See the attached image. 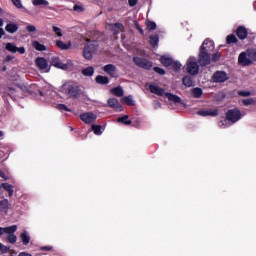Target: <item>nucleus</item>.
Here are the masks:
<instances>
[{"label":"nucleus","instance_id":"nucleus-21","mask_svg":"<svg viewBox=\"0 0 256 256\" xmlns=\"http://www.w3.org/2000/svg\"><path fill=\"white\" fill-rule=\"evenodd\" d=\"M5 31H7V33H17V31H19V25H17L16 23L10 22L5 26Z\"/></svg>","mask_w":256,"mask_h":256},{"label":"nucleus","instance_id":"nucleus-14","mask_svg":"<svg viewBox=\"0 0 256 256\" xmlns=\"http://www.w3.org/2000/svg\"><path fill=\"white\" fill-rule=\"evenodd\" d=\"M6 93L7 95H9V97H11V99H23V95H21V92L14 87H8L6 89Z\"/></svg>","mask_w":256,"mask_h":256},{"label":"nucleus","instance_id":"nucleus-40","mask_svg":"<svg viewBox=\"0 0 256 256\" xmlns=\"http://www.w3.org/2000/svg\"><path fill=\"white\" fill-rule=\"evenodd\" d=\"M123 103H125V105H128L129 107H133V105H135V102L133 101V98L131 96H125L124 98H122Z\"/></svg>","mask_w":256,"mask_h":256},{"label":"nucleus","instance_id":"nucleus-11","mask_svg":"<svg viewBox=\"0 0 256 256\" xmlns=\"http://www.w3.org/2000/svg\"><path fill=\"white\" fill-rule=\"evenodd\" d=\"M66 93L69 95V97H73L74 99H77L81 93V89H79V86L77 85H68L66 87Z\"/></svg>","mask_w":256,"mask_h":256},{"label":"nucleus","instance_id":"nucleus-29","mask_svg":"<svg viewBox=\"0 0 256 256\" xmlns=\"http://www.w3.org/2000/svg\"><path fill=\"white\" fill-rule=\"evenodd\" d=\"M17 231V225L9 226L6 228L0 227V235H4V233H15Z\"/></svg>","mask_w":256,"mask_h":256},{"label":"nucleus","instance_id":"nucleus-28","mask_svg":"<svg viewBox=\"0 0 256 256\" xmlns=\"http://www.w3.org/2000/svg\"><path fill=\"white\" fill-rule=\"evenodd\" d=\"M182 83L185 87H193L195 82L193 81V77L191 76H184L182 78Z\"/></svg>","mask_w":256,"mask_h":256},{"label":"nucleus","instance_id":"nucleus-32","mask_svg":"<svg viewBox=\"0 0 256 256\" xmlns=\"http://www.w3.org/2000/svg\"><path fill=\"white\" fill-rule=\"evenodd\" d=\"M56 46L59 48V49H62V51H67V49H71V43H65L61 40H57L56 41Z\"/></svg>","mask_w":256,"mask_h":256},{"label":"nucleus","instance_id":"nucleus-1","mask_svg":"<svg viewBox=\"0 0 256 256\" xmlns=\"http://www.w3.org/2000/svg\"><path fill=\"white\" fill-rule=\"evenodd\" d=\"M256 61V49L249 48L244 52H241L238 56V63L242 65V67H249L253 65Z\"/></svg>","mask_w":256,"mask_h":256},{"label":"nucleus","instance_id":"nucleus-59","mask_svg":"<svg viewBox=\"0 0 256 256\" xmlns=\"http://www.w3.org/2000/svg\"><path fill=\"white\" fill-rule=\"evenodd\" d=\"M15 59V57H13V55H7L5 58L6 63H8L9 61H13Z\"/></svg>","mask_w":256,"mask_h":256},{"label":"nucleus","instance_id":"nucleus-15","mask_svg":"<svg viewBox=\"0 0 256 256\" xmlns=\"http://www.w3.org/2000/svg\"><path fill=\"white\" fill-rule=\"evenodd\" d=\"M108 106L111 107V109H116V111H123V105L119 103V100L117 98H109Z\"/></svg>","mask_w":256,"mask_h":256},{"label":"nucleus","instance_id":"nucleus-46","mask_svg":"<svg viewBox=\"0 0 256 256\" xmlns=\"http://www.w3.org/2000/svg\"><path fill=\"white\" fill-rule=\"evenodd\" d=\"M55 35H57V37H63V32L61 31V28L57 27V26H53L52 27Z\"/></svg>","mask_w":256,"mask_h":256},{"label":"nucleus","instance_id":"nucleus-13","mask_svg":"<svg viewBox=\"0 0 256 256\" xmlns=\"http://www.w3.org/2000/svg\"><path fill=\"white\" fill-rule=\"evenodd\" d=\"M198 115H200V117H217V115H219V109L199 110Z\"/></svg>","mask_w":256,"mask_h":256},{"label":"nucleus","instance_id":"nucleus-60","mask_svg":"<svg viewBox=\"0 0 256 256\" xmlns=\"http://www.w3.org/2000/svg\"><path fill=\"white\" fill-rule=\"evenodd\" d=\"M3 35H5V30H3V28H0V39L3 38Z\"/></svg>","mask_w":256,"mask_h":256},{"label":"nucleus","instance_id":"nucleus-34","mask_svg":"<svg viewBox=\"0 0 256 256\" xmlns=\"http://www.w3.org/2000/svg\"><path fill=\"white\" fill-rule=\"evenodd\" d=\"M2 187L5 191L8 192L9 197H13V193H15V190L13 189V185L9 183H2Z\"/></svg>","mask_w":256,"mask_h":256},{"label":"nucleus","instance_id":"nucleus-19","mask_svg":"<svg viewBox=\"0 0 256 256\" xmlns=\"http://www.w3.org/2000/svg\"><path fill=\"white\" fill-rule=\"evenodd\" d=\"M35 63L37 67L40 69V71H45V69L49 67V64L47 63V59H45L44 57H38L35 60Z\"/></svg>","mask_w":256,"mask_h":256},{"label":"nucleus","instance_id":"nucleus-41","mask_svg":"<svg viewBox=\"0 0 256 256\" xmlns=\"http://www.w3.org/2000/svg\"><path fill=\"white\" fill-rule=\"evenodd\" d=\"M146 27L148 31H155L157 29V24L151 20H146Z\"/></svg>","mask_w":256,"mask_h":256},{"label":"nucleus","instance_id":"nucleus-45","mask_svg":"<svg viewBox=\"0 0 256 256\" xmlns=\"http://www.w3.org/2000/svg\"><path fill=\"white\" fill-rule=\"evenodd\" d=\"M8 237V241L12 244L17 243V236L14 233H7Z\"/></svg>","mask_w":256,"mask_h":256},{"label":"nucleus","instance_id":"nucleus-55","mask_svg":"<svg viewBox=\"0 0 256 256\" xmlns=\"http://www.w3.org/2000/svg\"><path fill=\"white\" fill-rule=\"evenodd\" d=\"M73 9L74 11H79L80 13H83V11H85V9H83V6H79L77 4L74 5Z\"/></svg>","mask_w":256,"mask_h":256},{"label":"nucleus","instance_id":"nucleus-37","mask_svg":"<svg viewBox=\"0 0 256 256\" xmlns=\"http://www.w3.org/2000/svg\"><path fill=\"white\" fill-rule=\"evenodd\" d=\"M117 123H123V125H131V120H129V115H124L117 118Z\"/></svg>","mask_w":256,"mask_h":256},{"label":"nucleus","instance_id":"nucleus-64","mask_svg":"<svg viewBox=\"0 0 256 256\" xmlns=\"http://www.w3.org/2000/svg\"><path fill=\"white\" fill-rule=\"evenodd\" d=\"M2 71H7V66H3Z\"/></svg>","mask_w":256,"mask_h":256},{"label":"nucleus","instance_id":"nucleus-16","mask_svg":"<svg viewBox=\"0 0 256 256\" xmlns=\"http://www.w3.org/2000/svg\"><path fill=\"white\" fill-rule=\"evenodd\" d=\"M104 73H107V75H110V77H116L117 76V66L113 64H107L103 67Z\"/></svg>","mask_w":256,"mask_h":256},{"label":"nucleus","instance_id":"nucleus-23","mask_svg":"<svg viewBox=\"0 0 256 256\" xmlns=\"http://www.w3.org/2000/svg\"><path fill=\"white\" fill-rule=\"evenodd\" d=\"M165 97H167V99L169 101H172V103H175V104L181 103V97H179L173 93L166 92Z\"/></svg>","mask_w":256,"mask_h":256},{"label":"nucleus","instance_id":"nucleus-33","mask_svg":"<svg viewBox=\"0 0 256 256\" xmlns=\"http://www.w3.org/2000/svg\"><path fill=\"white\" fill-rule=\"evenodd\" d=\"M34 7H49V1L47 0H32Z\"/></svg>","mask_w":256,"mask_h":256},{"label":"nucleus","instance_id":"nucleus-63","mask_svg":"<svg viewBox=\"0 0 256 256\" xmlns=\"http://www.w3.org/2000/svg\"><path fill=\"white\" fill-rule=\"evenodd\" d=\"M0 27H3V18H0Z\"/></svg>","mask_w":256,"mask_h":256},{"label":"nucleus","instance_id":"nucleus-61","mask_svg":"<svg viewBox=\"0 0 256 256\" xmlns=\"http://www.w3.org/2000/svg\"><path fill=\"white\" fill-rule=\"evenodd\" d=\"M18 256H32V255L26 252H21Z\"/></svg>","mask_w":256,"mask_h":256},{"label":"nucleus","instance_id":"nucleus-9","mask_svg":"<svg viewBox=\"0 0 256 256\" xmlns=\"http://www.w3.org/2000/svg\"><path fill=\"white\" fill-rule=\"evenodd\" d=\"M80 119L83 123H86V125H90V123H95L97 116L93 114V112H85L80 114Z\"/></svg>","mask_w":256,"mask_h":256},{"label":"nucleus","instance_id":"nucleus-39","mask_svg":"<svg viewBox=\"0 0 256 256\" xmlns=\"http://www.w3.org/2000/svg\"><path fill=\"white\" fill-rule=\"evenodd\" d=\"M239 40L237 39V36L235 34H230L226 37V43L227 45H231L233 43H237Z\"/></svg>","mask_w":256,"mask_h":256},{"label":"nucleus","instance_id":"nucleus-31","mask_svg":"<svg viewBox=\"0 0 256 256\" xmlns=\"http://www.w3.org/2000/svg\"><path fill=\"white\" fill-rule=\"evenodd\" d=\"M20 238H21L23 245H27L31 241V236H29V233L26 230H24L21 233Z\"/></svg>","mask_w":256,"mask_h":256},{"label":"nucleus","instance_id":"nucleus-43","mask_svg":"<svg viewBox=\"0 0 256 256\" xmlns=\"http://www.w3.org/2000/svg\"><path fill=\"white\" fill-rule=\"evenodd\" d=\"M170 67H172L173 71H181L182 65L181 63L172 60V64L170 65Z\"/></svg>","mask_w":256,"mask_h":256},{"label":"nucleus","instance_id":"nucleus-51","mask_svg":"<svg viewBox=\"0 0 256 256\" xmlns=\"http://www.w3.org/2000/svg\"><path fill=\"white\" fill-rule=\"evenodd\" d=\"M134 25H135V28L137 29V31H139L140 35H145V31L143 30L141 25H139V22H134Z\"/></svg>","mask_w":256,"mask_h":256},{"label":"nucleus","instance_id":"nucleus-44","mask_svg":"<svg viewBox=\"0 0 256 256\" xmlns=\"http://www.w3.org/2000/svg\"><path fill=\"white\" fill-rule=\"evenodd\" d=\"M92 131H94V135H101L103 132L101 131V125H92Z\"/></svg>","mask_w":256,"mask_h":256},{"label":"nucleus","instance_id":"nucleus-7","mask_svg":"<svg viewBox=\"0 0 256 256\" xmlns=\"http://www.w3.org/2000/svg\"><path fill=\"white\" fill-rule=\"evenodd\" d=\"M229 80V76L227 75V72L225 71H216L212 75V81L213 83H225V81Z\"/></svg>","mask_w":256,"mask_h":256},{"label":"nucleus","instance_id":"nucleus-57","mask_svg":"<svg viewBox=\"0 0 256 256\" xmlns=\"http://www.w3.org/2000/svg\"><path fill=\"white\" fill-rule=\"evenodd\" d=\"M41 251H52L53 250V247L51 246H42L40 248Z\"/></svg>","mask_w":256,"mask_h":256},{"label":"nucleus","instance_id":"nucleus-12","mask_svg":"<svg viewBox=\"0 0 256 256\" xmlns=\"http://www.w3.org/2000/svg\"><path fill=\"white\" fill-rule=\"evenodd\" d=\"M51 65L53 67H56V69H62L63 71L68 69L67 64H64L63 62H61V59L57 56H53L51 58Z\"/></svg>","mask_w":256,"mask_h":256},{"label":"nucleus","instance_id":"nucleus-62","mask_svg":"<svg viewBox=\"0 0 256 256\" xmlns=\"http://www.w3.org/2000/svg\"><path fill=\"white\" fill-rule=\"evenodd\" d=\"M219 127H225V123H223V121L219 122Z\"/></svg>","mask_w":256,"mask_h":256},{"label":"nucleus","instance_id":"nucleus-52","mask_svg":"<svg viewBox=\"0 0 256 256\" xmlns=\"http://www.w3.org/2000/svg\"><path fill=\"white\" fill-rule=\"evenodd\" d=\"M13 5L17 7V9H23V4L21 3V0H11Z\"/></svg>","mask_w":256,"mask_h":256},{"label":"nucleus","instance_id":"nucleus-22","mask_svg":"<svg viewBox=\"0 0 256 256\" xmlns=\"http://www.w3.org/2000/svg\"><path fill=\"white\" fill-rule=\"evenodd\" d=\"M0 213H9V200H0Z\"/></svg>","mask_w":256,"mask_h":256},{"label":"nucleus","instance_id":"nucleus-35","mask_svg":"<svg viewBox=\"0 0 256 256\" xmlns=\"http://www.w3.org/2000/svg\"><path fill=\"white\" fill-rule=\"evenodd\" d=\"M17 87H18L19 91H20L21 93H23V94H21L22 97H23V95H24L25 97H27V95H31V94L33 93V92H31V90H29V87H27V86H25V85H17Z\"/></svg>","mask_w":256,"mask_h":256},{"label":"nucleus","instance_id":"nucleus-27","mask_svg":"<svg viewBox=\"0 0 256 256\" xmlns=\"http://www.w3.org/2000/svg\"><path fill=\"white\" fill-rule=\"evenodd\" d=\"M191 93L194 99H201V97H203V89H201L200 87L192 88Z\"/></svg>","mask_w":256,"mask_h":256},{"label":"nucleus","instance_id":"nucleus-50","mask_svg":"<svg viewBox=\"0 0 256 256\" xmlns=\"http://www.w3.org/2000/svg\"><path fill=\"white\" fill-rule=\"evenodd\" d=\"M57 109H59V111H68L69 113L71 111V109H69L65 104H58Z\"/></svg>","mask_w":256,"mask_h":256},{"label":"nucleus","instance_id":"nucleus-47","mask_svg":"<svg viewBox=\"0 0 256 256\" xmlns=\"http://www.w3.org/2000/svg\"><path fill=\"white\" fill-rule=\"evenodd\" d=\"M240 97H251V91L240 90L238 91Z\"/></svg>","mask_w":256,"mask_h":256},{"label":"nucleus","instance_id":"nucleus-58","mask_svg":"<svg viewBox=\"0 0 256 256\" xmlns=\"http://www.w3.org/2000/svg\"><path fill=\"white\" fill-rule=\"evenodd\" d=\"M0 177L2 179H4L5 181H7V179H9V177H7V175H5V172H3V170H0Z\"/></svg>","mask_w":256,"mask_h":256},{"label":"nucleus","instance_id":"nucleus-6","mask_svg":"<svg viewBox=\"0 0 256 256\" xmlns=\"http://www.w3.org/2000/svg\"><path fill=\"white\" fill-rule=\"evenodd\" d=\"M198 63L200 67H207V65L211 64V54L209 52L199 51Z\"/></svg>","mask_w":256,"mask_h":256},{"label":"nucleus","instance_id":"nucleus-42","mask_svg":"<svg viewBox=\"0 0 256 256\" xmlns=\"http://www.w3.org/2000/svg\"><path fill=\"white\" fill-rule=\"evenodd\" d=\"M242 103L246 106L249 107V105H255L256 101L254 98H247V99H243Z\"/></svg>","mask_w":256,"mask_h":256},{"label":"nucleus","instance_id":"nucleus-26","mask_svg":"<svg viewBox=\"0 0 256 256\" xmlns=\"http://www.w3.org/2000/svg\"><path fill=\"white\" fill-rule=\"evenodd\" d=\"M82 75H84V77H93V75H95V68L93 66H88L87 68L82 69Z\"/></svg>","mask_w":256,"mask_h":256},{"label":"nucleus","instance_id":"nucleus-38","mask_svg":"<svg viewBox=\"0 0 256 256\" xmlns=\"http://www.w3.org/2000/svg\"><path fill=\"white\" fill-rule=\"evenodd\" d=\"M149 43H150L151 47H157V45H159V35H157V34L151 35Z\"/></svg>","mask_w":256,"mask_h":256},{"label":"nucleus","instance_id":"nucleus-54","mask_svg":"<svg viewBox=\"0 0 256 256\" xmlns=\"http://www.w3.org/2000/svg\"><path fill=\"white\" fill-rule=\"evenodd\" d=\"M212 59L213 61H219V59H221V53L219 52L214 53L212 56Z\"/></svg>","mask_w":256,"mask_h":256},{"label":"nucleus","instance_id":"nucleus-10","mask_svg":"<svg viewBox=\"0 0 256 256\" xmlns=\"http://www.w3.org/2000/svg\"><path fill=\"white\" fill-rule=\"evenodd\" d=\"M5 49L10 53H20V55H25V47H17L15 43L8 42Z\"/></svg>","mask_w":256,"mask_h":256},{"label":"nucleus","instance_id":"nucleus-18","mask_svg":"<svg viewBox=\"0 0 256 256\" xmlns=\"http://www.w3.org/2000/svg\"><path fill=\"white\" fill-rule=\"evenodd\" d=\"M149 90L152 92L154 95H158V97H163V95L167 94L165 92V89L160 88L156 85L150 84L149 85Z\"/></svg>","mask_w":256,"mask_h":256},{"label":"nucleus","instance_id":"nucleus-2","mask_svg":"<svg viewBox=\"0 0 256 256\" xmlns=\"http://www.w3.org/2000/svg\"><path fill=\"white\" fill-rule=\"evenodd\" d=\"M97 47L99 46L97 45L96 41L86 44L83 50L84 59H86L87 61H91V59H93V53L97 51Z\"/></svg>","mask_w":256,"mask_h":256},{"label":"nucleus","instance_id":"nucleus-24","mask_svg":"<svg viewBox=\"0 0 256 256\" xmlns=\"http://www.w3.org/2000/svg\"><path fill=\"white\" fill-rule=\"evenodd\" d=\"M160 63L164 67H171V65H173V58L168 57V56H161L160 57Z\"/></svg>","mask_w":256,"mask_h":256},{"label":"nucleus","instance_id":"nucleus-4","mask_svg":"<svg viewBox=\"0 0 256 256\" xmlns=\"http://www.w3.org/2000/svg\"><path fill=\"white\" fill-rule=\"evenodd\" d=\"M186 71L189 75H197L199 73V63L193 57H190L186 63Z\"/></svg>","mask_w":256,"mask_h":256},{"label":"nucleus","instance_id":"nucleus-30","mask_svg":"<svg viewBox=\"0 0 256 256\" xmlns=\"http://www.w3.org/2000/svg\"><path fill=\"white\" fill-rule=\"evenodd\" d=\"M111 93L115 95V97H123V95H125V91H123L121 86L112 88Z\"/></svg>","mask_w":256,"mask_h":256},{"label":"nucleus","instance_id":"nucleus-17","mask_svg":"<svg viewBox=\"0 0 256 256\" xmlns=\"http://www.w3.org/2000/svg\"><path fill=\"white\" fill-rule=\"evenodd\" d=\"M247 35H249V32L247 31V28L245 26H239L236 29V37L240 39L241 41L247 39Z\"/></svg>","mask_w":256,"mask_h":256},{"label":"nucleus","instance_id":"nucleus-36","mask_svg":"<svg viewBox=\"0 0 256 256\" xmlns=\"http://www.w3.org/2000/svg\"><path fill=\"white\" fill-rule=\"evenodd\" d=\"M32 47H34V49H36V51H47V46L41 44L39 41H34L32 43Z\"/></svg>","mask_w":256,"mask_h":256},{"label":"nucleus","instance_id":"nucleus-8","mask_svg":"<svg viewBox=\"0 0 256 256\" xmlns=\"http://www.w3.org/2000/svg\"><path fill=\"white\" fill-rule=\"evenodd\" d=\"M200 51H203L205 53H209L211 55L212 51H215V42L210 39H205L200 46Z\"/></svg>","mask_w":256,"mask_h":256},{"label":"nucleus","instance_id":"nucleus-20","mask_svg":"<svg viewBox=\"0 0 256 256\" xmlns=\"http://www.w3.org/2000/svg\"><path fill=\"white\" fill-rule=\"evenodd\" d=\"M123 29H125L123 23L116 22L114 24H111V32L113 33V35H119L121 31H123Z\"/></svg>","mask_w":256,"mask_h":256},{"label":"nucleus","instance_id":"nucleus-53","mask_svg":"<svg viewBox=\"0 0 256 256\" xmlns=\"http://www.w3.org/2000/svg\"><path fill=\"white\" fill-rule=\"evenodd\" d=\"M0 251H1V253H9V247L0 243Z\"/></svg>","mask_w":256,"mask_h":256},{"label":"nucleus","instance_id":"nucleus-49","mask_svg":"<svg viewBox=\"0 0 256 256\" xmlns=\"http://www.w3.org/2000/svg\"><path fill=\"white\" fill-rule=\"evenodd\" d=\"M155 73H158V75H165V69L159 67V66H155L154 68Z\"/></svg>","mask_w":256,"mask_h":256},{"label":"nucleus","instance_id":"nucleus-56","mask_svg":"<svg viewBox=\"0 0 256 256\" xmlns=\"http://www.w3.org/2000/svg\"><path fill=\"white\" fill-rule=\"evenodd\" d=\"M137 3H138V0H128V4L130 7H135Z\"/></svg>","mask_w":256,"mask_h":256},{"label":"nucleus","instance_id":"nucleus-3","mask_svg":"<svg viewBox=\"0 0 256 256\" xmlns=\"http://www.w3.org/2000/svg\"><path fill=\"white\" fill-rule=\"evenodd\" d=\"M133 62L137 67H140L141 69H146V71H151L153 68V62L147 60V58H141L139 56L133 57Z\"/></svg>","mask_w":256,"mask_h":256},{"label":"nucleus","instance_id":"nucleus-25","mask_svg":"<svg viewBox=\"0 0 256 256\" xmlns=\"http://www.w3.org/2000/svg\"><path fill=\"white\" fill-rule=\"evenodd\" d=\"M95 81L98 85H109V77L107 76L98 75L96 76Z\"/></svg>","mask_w":256,"mask_h":256},{"label":"nucleus","instance_id":"nucleus-48","mask_svg":"<svg viewBox=\"0 0 256 256\" xmlns=\"http://www.w3.org/2000/svg\"><path fill=\"white\" fill-rule=\"evenodd\" d=\"M26 31H28V33H35V31H37V27H35V25L28 24L26 26Z\"/></svg>","mask_w":256,"mask_h":256},{"label":"nucleus","instance_id":"nucleus-5","mask_svg":"<svg viewBox=\"0 0 256 256\" xmlns=\"http://www.w3.org/2000/svg\"><path fill=\"white\" fill-rule=\"evenodd\" d=\"M241 111L237 108L230 109L226 112V121H229L232 125L240 121Z\"/></svg>","mask_w":256,"mask_h":256}]
</instances>
